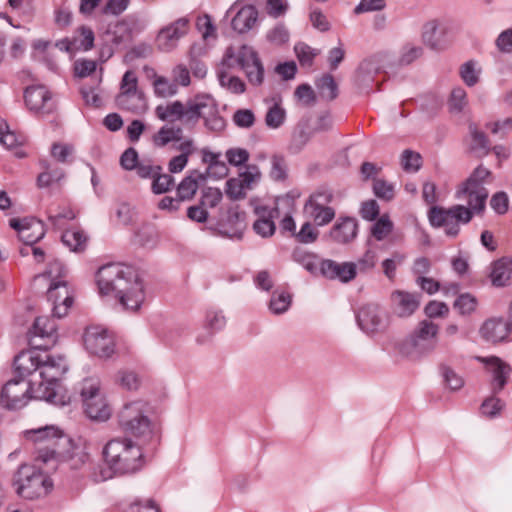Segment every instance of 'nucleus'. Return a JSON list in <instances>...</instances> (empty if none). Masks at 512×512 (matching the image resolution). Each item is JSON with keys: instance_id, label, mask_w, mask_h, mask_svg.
Instances as JSON below:
<instances>
[{"instance_id": "nucleus-36", "label": "nucleus", "mask_w": 512, "mask_h": 512, "mask_svg": "<svg viewBox=\"0 0 512 512\" xmlns=\"http://www.w3.org/2000/svg\"><path fill=\"white\" fill-rule=\"evenodd\" d=\"M512 276V262L511 258H502L497 260L492 265L490 274L491 281L494 286H506Z\"/></svg>"}, {"instance_id": "nucleus-9", "label": "nucleus", "mask_w": 512, "mask_h": 512, "mask_svg": "<svg viewBox=\"0 0 512 512\" xmlns=\"http://www.w3.org/2000/svg\"><path fill=\"white\" fill-rule=\"evenodd\" d=\"M473 210L464 205H453L450 208L432 207L429 211V221L434 227H444L448 236L455 237L460 231V224H468L473 216Z\"/></svg>"}, {"instance_id": "nucleus-14", "label": "nucleus", "mask_w": 512, "mask_h": 512, "mask_svg": "<svg viewBox=\"0 0 512 512\" xmlns=\"http://www.w3.org/2000/svg\"><path fill=\"white\" fill-rule=\"evenodd\" d=\"M87 351L99 358H109L115 352V341L111 333L102 327H90L84 334Z\"/></svg>"}, {"instance_id": "nucleus-49", "label": "nucleus", "mask_w": 512, "mask_h": 512, "mask_svg": "<svg viewBox=\"0 0 512 512\" xmlns=\"http://www.w3.org/2000/svg\"><path fill=\"white\" fill-rule=\"evenodd\" d=\"M291 295L284 291H275L269 303V308L274 314H282L291 305Z\"/></svg>"}, {"instance_id": "nucleus-18", "label": "nucleus", "mask_w": 512, "mask_h": 512, "mask_svg": "<svg viewBox=\"0 0 512 512\" xmlns=\"http://www.w3.org/2000/svg\"><path fill=\"white\" fill-rule=\"evenodd\" d=\"M477 360L484 364L487 373L491 376L490 388L492 393L498 394L501 392L510 378L511 366L496 356L477 357Z\"/></svg>"}, {"instance_id": "nucleus-3", "label": "nucleus", "mask_w": 512, "mask_h": 512, "mask_svg": "<svg viewBox=\"0 0 512 512\" xmlns=\"http://www.w3.org/2000/svg\"><path fill=\"white\" fill-rule=\"evenodd\" d=\"M42 361L39 375L42 379L36 392L35 399L44 400L56 406H65L71 402V397L58 384V381L68 370L67 361L60 354H51L42 349Z\"/></svg>"}, {"instance_id": "nucleus-6", "label": "nucleus", "mask_w": 512, "mask_h": 512, "mask_svg": "<svg viewBox=\"0 0 512 512\" xmlns=\"http://www.w3.org/2000/svg\"><path fill=\"white\" fill-rule=\"evenodd\" d=\"M491 172L482 165H479L471 175L462 182L455 192L458 200L467 199V208L473 210L475 215H483L486 209L488 190L484 184Z\"/></svg>"}, {"instance_id": "nucleus-44", "label": "nucleus", "mask_w": 512, "mask_h": 512, "mask_svg": "<svg viewBox=\"0 0 512 512\" xmlns=\"http://www.w3.org/2000/svg\"><path fill=\"white\" fill-rule=\"evenodd\" d=\"M44 171L39 174L37 184L40 188L48 187L51 184L60 181L64 177V172L58 167H52L46 161L41 162Z\"/></svg>"}, {"instance_id": "nucleus-22", "label": "nucleus", "mask_w": 512, "mask_h": 512, "mask_svg": "<svg viewBox=\"0 0 512 512\" xmlns=\"http://www.w3.org/2000/svg\"><path fill=\"white\" fill-rule=\"evenodd\" d=\"M11 228L18 232L19 239L27 245H34L41 240L46 233L45 225L36 218H12L9 221Z\"/></svg>"}, {"instance_id": "nucleus-48", "label": "nucleus", "mask_w": 512, "mask_h": 512, "mask_svg": "<svg viewBox=\"0 0 512 512\" xmlns=\"http://www.w3.org/2000/svg\"><path fill=\"white\" fill-rule=\"evenodd\" d=\"M154 92L158 97H172L177 93V85L164 76H156L153 81Z\"/></svg>"}, {"instance_id": "nucleus-51", "label": "nucleus", "mask_w": 512, "mask_h": 512, "mask_svg": "<svg viewBox=\"0 0 512 512\" xmlns=\"http://www.w3.org/2000/svg\"><path fill=\"white\" fill-rule=\"evenodd\" d=\"M66 268L64 264L59 260H53L49 263L47 270L38 274L34 277V282H37L41 279H49L50 282H57L58 278H61L65 275Z\"/></svg>"}, {"instance_id": "nucleus-42", "label": "nucleus", "mask_w": 512, "mask_h": 512, "mask_svg": "<svg viewBox=\"0 0 512 512\" xmlns=\"http://www.w3.org/2000/svg\"><path fill=\"white\" fill-rule=\"evenodd\" d=\"M381 69V55H374L364 60L358 68V80L360 83L368 86V81L373 74H377Z\"/></svg>"}, {"instance_id": "nucleus-28", "label": "nucleus", "mask_w": 512, "mask_h": 512, "mask_svg": "<svg viewBox=\"0 0 512 512\" xmlns=\"http://www.w3.org/2000/svg\"><path fill=\"white\" fill-rule=\"evenodd\" d=\"M482 337L491 343H500L512 339V324L509 319L491 318L480 329Z\"/></svg>"}, {"instance_id": "nucleus-31", "label": "nucleus", "mask_w": 512, "mask_h": 512, "mask_svg": "<svg viewBox=\"0 0 512 512\" xmlns=\"http://www.w3.org/2000/svg\"><path fill=\"white\" fill-rule=\"evenodd\" d=\"M447 27L439 20H430L423 26L422 39L433 50H442L447 45Z\"/></svg>"}, {"instance_id": "nucleus-54", "label": "nucleus", "mask_w": 512, "mask_h": 512, "mask_svg": "<svg viewBox=\"0 0 512 512\" xmlns=\"http://www.w3.org/2000/svg\"><path fill=\"white\" fill-rule=\"evenodd\" d=\"M174 185V178L170 174L155 173L152 179V191L154 194H163L168 192Z\"/></svg>"}, {"instance_id": "nucleus-57", "label": "nucleus", "mask_w": 512, "mask_h": 512, "mask_svg": "<svg viewBox=\"0 0 512 512\" xmlns=\"http://www.w3.org/2000/svg\"><path fill=\"white\" fill-rule=\"evenodd\" d=\"M405 259L406 256L400 252H394L390 258L385 259L382 262L383 273L385 276L390 280L394 279L397 267L400 266Z\"/></svg>"}, {"instance_id": "nucleus-32", "label": "nucleus", "mask_w": 512, "mask_h": 512, "mask_svg": "<svg viewBox=\"0 0 512 512\" xmlns=\"http://www.w3.org/2000/svg\"><path fill=\"white\" fill-rule=\"evenodd\" d=\"M394 313L399 317L411 316L420 305V296L405 291H395L391 294Z\"/></svg>"}, {"instance_id": "nucleus-39", "label": "nucleus", "mask_w": 512, "mask_h": 512, "mask_svg": "<svg viewBox=\"0 0 512 512\" xmlns=\"http://www.w3.org/2000/svg\"><path fill=\"white\" fill-rule=\"evenodd\" d=\"M183 130L179 126H163L153 136V142L158 147H164L171 142L181 141Z\"/></svg>"}, {"instance_id": "nucleus-33", "label": "nucleus", "mask_w": 512, "mask_h": 512, "mask_svg": "<svg viewBox=\"0 0 512 512\" xmlns=\"http://www.w3.org/2000/svg\"><path fill=\"white\" fill-rule=\"evenodd\" d=\"M41 348L22 351L14 359V367L20 378H24L33 372L39 371V366L42 361L40 354Z\"/></svg>"}, {"instance_id": "nucleus-58", "label": "nucleus", "mask_w": 512, "mask_h": 512, "mask_svg": "<svg viewBox=\"0 0 512 512\" xmlns=\"http://www.w3.org/2000/svg\"><path fill=\"white\" fill-rule=\"evenodd\" d=\"M270 177L274 181H283L287 177V164L281 155H273L271 158Z\"/></svg>"}, {"instance_id": "nucleus-26", "label": "nucleus", "mask_w": 512, "mask_h": 512, "mask_svg": "<svg viewBox=\"0 0 512 512\" xmlns=\"http://www.w3.org/2000/svg\"><path fill=\"white\" fill-rule=\"evenodd\" d=\"M246 214L241 211L238 205L231 206L227 211L226 218L219 224L221 235L231 239H242L246 229Z\"/></svg>"}, {"instance_id": "nucleus-29", "label": "nucleus", "mask_w": 512, "mask_h": 512, "mask_svg": "<svg viewBox=\"0 0 512 512\" xmlns=\"http://www.w3.org/2000/svg\"><path fill=\"white\" fill-rule=\"evenodd\" d=\"M254 213L257 216V220L253 224V229L256 234L264 238L272 236L276 229L274 218L279 216L278 207L256 205L254 207Z\"/></svg>"}, {"instance_id": "nucleus-10", "label": "nucleus", "mask_w": 512, "mask_h": 512, "mask_svg": "<svg viewBox=\"0 0 512 512\" xmlns=\"http://www.w3.org/2000/svg\"><path fill=\"white\" fill-rule=\"evenodd\" d=\"M115 103L119 109L135 114H141L147 110V100L143 91L138 88V77L134 71L128 70L124 73Z\"/></svg>"}, {"instance_id": "nucleus-52", "label": "nucleus", "mask_w": 512, "mask_h": 512, "mask_svg": "<svg viewBox=\"0 0 512 512\" xmlns=\"http://www.w3.org/2000/svg\"><path fill=\"white\" fill-rule=\"evenodd\" d=\"M261 176L259 167L255 164H250L246 166L245 171L241 172L238 177L241 179L244 188L249 191L261 180Z\"/></svg>"}, {"instance_id": "nucleus-17", "label": "nucleus", "mask_w": 512, "mask_h": 512, "mask_svg": "<svg viewBox=\"0 0 512 512\" xmlns=\"http://www.w3.org/2000/svg\"><path fill=\"white\" fill-rule=\"evenodd\" d=\"M357 322L365 333L373 334L386 329L388 316L379 305L367 304L359 310Z\"/></svg>"}, {"instance_id": "nucleus-8", "label": "nucleus", "mask_w": 512, "mask_h": 512, "mask_svg": "<svg viewBox=\"0 0 512 512\" xmlns=\"http://www.w3.org/2000/svg\"><path fill=\"white\" fill-rule=\"evenodd\" d=\"M239 66L245 73L248 82L260 86L264 81V67L257 52L248 45H243L238 51L228 48L223 56V66Z\"/></svg>"}, {"instance_id": "nucleus-7", "label": "nucleus", "mask_w": 512, "mask_h": 512, "mask_svg": "<svg viewBox=\"0 0 512 512\" xmlns=\"http://www.w3.org/2000/svg\"><path fill=\"white\" fill-rule=\"evenodd\" d=\"M16 493L28 500L46 496L52 489V482L41 471L31 465H21L13 478Z\"/></svg>"}, {"instance_id": "nucleus-1", "label": "nucleus", "mask_w": 512, "mask_h": 512, "mask_svg": "<svg viewBox=\"0 0 512 512\" xmlns=\"http://www.w3.org/2000/svg\"><path fill=\"white\" fill-rule=\"evenodd\" d=\"M103 464L89 468L87 477L94 483H101L114 477L133 475L145 465V455L141 444L127 436L108 440L102 447Z\"/></svg>"}, {"instance_id": "nucleus-47", "label": "nucleus", "mask_w": 512, "mask_h": 512, "mask_svg": "<svg viewBox=\"0 0 512 512\" xmlns=\"http://www.w3.org/2000/svg\"><path fill=\"white\" fill-rule=\"evenodd\" d=\"M286 119V111L280 103H274L267 111L265 124L271 129L279 128Z\"/></svg>"}, {"instance_id": "nucleus-45", "label": "nucleus", "mask_w": 512, "mask_h": 512, "mask_svg": "<svg viewBox=\"0 0 512 512\" xmlns=\"http://www.w3.org/2000/svg\"><path fill=\"white\" fill-rule=\"evenodd\" d=\"M316 87L323 99L331 101L338 96V85L330 74H325L318 79Z\"/></svg>"}, {"instance_id": "nucleus-40", "label": "nucleus", "mask_w": 512, "mask_h": 512, "mask_svg": "<svg viewBox=\"0 0 512 512\" xmlns=\"http://www.w3.org/2000/svg\"><path fill=\"white\" fill-rule=\"evenodd\" d=\"M293 260L303 266L311 274H320V263L316 255L309 253L301 248H297L292 254Z\"/></svg>"}, {"instance_id": "nucleus-55", "label": "nucleus", "mask_w": 512, "mask_h": 512, "mask_svg": "<svg viewBox=\"0 0 512 512\" xmlns=\"http://www.w3.org/2000/svg\"><path fill=\"white\" fill-rule=\"evenodd\" d=\"M294 50L299 63L304 67L312 66L314 58L318 55V51L305 43L296 44Z\"/></svg>"}, {"instance_id": "nucleus-30", "label": "nucleus", "mask_w": 512, "mask_h": 512, "mask_svg": "<svg viewBox=\"0 0 512 512\" xmlns=\"http://www.w3.org/2000/svg\"><path fill=\"white\" fill-rule=\"evenodd\" d=\"M320 275L329 279L349 282L356 276V264L352 262L337 263L329 259L322 260L320 263Z\"/></svg>"}, {"instance_id": "nucleus-37", "label": "nucleus", "mask_w": 512, "mask_h": 512, "mask_svg": "<svg viewBox=\"0 0 512 512\" xmlns=\"http://www.w3.org/2000/svg\"><path fill=\"white\" fill-rule=\"evenodd\" d=\"M231 67L223 66V61L217 71V77L221 87L234 94H242L246 90V85L237 76L231 75L228 71Z\"/></svg>"}, {"instance_id": "nucleus-62", "label": "nucleus", "mask_w": 512, "mask_h": 512, "mask_svg": "<svg viewBox=\"0 0 512 512\" xmlns=\"http://www.w3.org/2000/svg\"><path fill=\"white\" fill-rule=\"evenodd\" d=\"M5 128L6 131H4L3 127L0 125V142L3 146L7 149H13L24 143V136L17 135L14 131H10L7 125Z\"/></svg>"}, {"instance_id": "nucleus-21", "label": "nucleus", "mask_w": 512, "mask_h": 512, "mask_svg": "<svg viewBox=\"0 0 512 512\" xmlns=\"http://www.w3.org/2000/svg\"><path fill=\"white\" fill-rule=\"evenodd\" d=\"M439 330V325L430 319L421 320L417 324L411 335L415 339L420 353L426 355L436 349Z\"/></svg>"}, {"instance_id": "nucleus-16", "label": "nucleus", "mask_w": 512, "mask_h": 512, "mask_svg": "<svg viewBox=\"0 0 512 512\" xmlns=\"http://www.w3.org/2000/svg\"><path fill=\"white\" fill-rule=\"evenodd\" d=\"M30 344L35 348L47 349L57 341V324L47 316L37 317L29 331Z\"/></svg>"}, {"instance_id": "nucleus-43", "label": "nucleus", "mask_w": 512, "mask_h": 512, "mask_svg": "<svg viewBox=\"0 0 512 512\" xmlns=\"http://www.w3.org/2000/svg\"><path fill=\"white\" fill-rule=\"evenodd\" d=\"M183 113V103L174 101L167 105H158L155 109L157 118L162 121H181V114Z\"/></svg>"}, {"instance_id": "nucleus-24", "label": "nucleus", "mask_w": 512, "mask_h": 512, "mask_svg": "<svg viewBox=\"0 0 512 512\" xmlns=\"http://www.w3.org/2000/svg\"><path fill=\"white\" fill-rule=\"evenodd\" d=\"M205 111H216L214 99L209 95H196L186 104H183L181 121L185 124H195Z\"/></svg>"}, {"instance_id": "nucleus-53", "label": "nucleus", "mask_w": 512, "mask_h": 512, "mask_svg": "<svg viewBox=\"0 0 512 512\" xmlns=\"http://www.w3.org/2000/svg\"><path fill=\"white\" fill-rule=\"evenodd\" d=\"M202 153V162L208 164V170L206 174H208L211 169H218L221 175L227 174V167L224 162L220 161V153H214L207 148H203L201 150Z\"/></svg>"}, {"instance_id": "nucleus-50", "label": "nucleus", "mask_w": 512, "mask_h": 512, "mask_svg": "<svg viewBox=\"0 0 512 512\" xmlns=\"http://www.w3.org/2000/svg\"><path fill=\"white\" fill-rule=\"evenodd\" d=\"M115 382L126 390H137L140 386L138 375L131 370H120L115 375Z\"/></svg>"}, {"instance_id": "nucleus-34", "label": "nucleus", "mask_w": 512, "mask_h": 512, "mask_svg": "<svg viewBox=\"0 0 512 512\" xmlns=\"http://www.w3.org/2000/svg\"><path fill=\"white\" fill-rule=\"evenodd\" d=\"M207 174L198 170H192L189 174L179 183L177 187V196L180 201L190 200L197 192L200 183L205 182Z\"/></svg>"}, {"instance_id": "nucleus-13", "label": "nucleus", "mask_w": 512, "mask_h": 512, "mask_svg": "<svg viewBox=\"0 0 512 512\" xmlns=\"http://www.w3.org/2000/svg\"><path fill=\"white\" fill-rule=\"evenodd\" d=\"M190 28V20L187 17H181L175 21L163 26L155 38L156 48L164 53L174 51L180 40L185 37Z\"/></svg>"}, {"instance_id": "nucleus-15", "label": "nucleus", "mask_w": 512, "mask_h": 512, "mask_svg": "<svg viewBox=\"0 0 512 512\" xmlns=\"http://www.w3.org/2000/svg\"><path fill=\"white\" fill-rule=\"evenodd\" d=\"M331 201V193L316 192L305 203L304 211L317 226L327 225L335 217V210L327 206Z\"/></svg>"}, {"instance_id": "nucleus-63", "label": "nucleus", "mask_w": 512, "mask_h": 512, "mask_svg": "<svg viewBox=\"0 0 512 512\" xmlns=\"http://www.w3.org/2000/svg\"><path fill=\"white\" fill-rule=\"evenodd\" d=\"M225 192L232 200L244 199L247 194V190L239 177L231 178L226 182Z\"/></svg>"}, {"instance_id": "nucleus-35", "label": "nucleus", "mask_w": 512, "mask_h": 512, "mask_svg": "<svg viewBox=\"0 0 512 512\" xmlns=\"http://www.w3.org/2000/svg\"><path fill=\"white\" fill-rule=\"evenodd\" d=\"M357 232V221L354 218L346 217L340 219V221L333 226L330 235L334 241L346 244L356 238Z\"/></svg>"}, {"instance_id": "nucleus-38", "label": "nucleus", "mask_w": 512, "mask_h": 512, "mask_svg": "<svg viewBox=\"0 0 512 512\" xmlns=\"http://www.w3.org/2000/svg\"><path fill=\"white\" fill-rule=\"evenodd\" d=\"M469 133L471 136L470 149L477 157H484L491 151L490 143L487 136L479 131L473 123L469 125Z\"/></svg>"}, {"instance_id": "nucleus-64", "label": "nucleus", "mask_w": 512, "mask_h": 512, "mask_svg": "<svg viewBox=\"0 0 512 512\" xmlns=\"http://www.w3.org/2000/svg\"><path fill=\"white\" fill-rule=\"evenodd\" d=\"M266 37L273 44H285L289 40V31L284 24L279 23L267 32Z\"/></svg>"}, {"instance_id": "nucleus-46", "label": "nucleus", "mask_w": 512, "mask_h": 512, "mask_svg": "<svg viewBox=\"0 0 512 512\" xmlns=\"http://www.w3.org/2000/svg\"><path fill=\"white\" fill-rule=\"evenodd\" d=\"M393 230V223L387 215L381 216L370 229L371 236L377 241L385 240Z\"/></svg>"}, {"instance_id": "nucleus-56", "label": "nucleus", "mask_w": 512, "mask_h": 512, "mask_svg": "<svg viewBox=\"0 0 512 512\" xmlns=\"http://www.w3.org/2000/svg\"><path fill=\"white\" fill-rule=\"evenodd\" d=\"M477 307V299L469 294H461L454 302V308L458 310L461 315H469L475 311Z\"/></svg>"}, {"instance_id": "nucleus-12", "label": "nucleus", "mask_w": 512, "mask_h": 512, "mask_svg": "<svg viewBox=\"0 0 512 512\" xmlns=\"http://www.w3.org/2000/svg\"><path fill=\"white\" fill-rule=\"evenodd\" d=\"M35 398L31 395L30 382L24 378L9 380L0 393V405L8 410L21 409Z\"/></svg>"}, {"instance_id": "nucleus-60", "label": "nucleus", "mask_w": 512, "mask_h": 512, "mask_svg": "<svg viewBox=\"0 0 512 512\" xmlns=\"http://www.w3.org/2000/svg\"><path fill=\"white\" fill-rule=\"evenodd\" d=\"M480 70L476 68L474 61H468L461 65L460 76L467 86H474L479 79Z\"/></svg>"}, {"instance_id": "nucleus-11", "label": "nucleus", "mask_w": 512, "mask_h": 512, "mask_svg": "<svg viewBox=\"0 0 512 512\" xmlns=\"http://www.w3.org/2000/svg\"><path fill=\"white\" fill-rule=\"evenodd\" d=\"M80 395L86 415L95 421H106L111 416V409L100 391L98 379L89 378L82 382Z\"/></svg>"}, {"instance_id": "nucleus-4", "label": "nucleus", "mask_w": 512, "mask_h": 512, "mask_svg": "<svg viewBox=\"0 0 512 512\" xmlns=\"http://www.w3.org/2000/svg\"><path fill=\"white\" fill-rule=\"evenodd\" d=\"M119 428L127 435L146 442L153 434V423L148 415V405L142 400L125 403L117 413Z\"/></svg>"}, {"instance_id": "nucleus-41", "label": "nucleus", "mask_w": 512, "mask_h": 512, "mask_svg": "<svg viewBox=\"0 0 512 512\" xmlns=\"http://www.w3.org/2000/svg\"><path fill=\"white\" fill-rule=\"evenodd\" d=\"M87 236L77 229L67 230L62 235V242L73 252H82L87 246Z\"/></svg>"}, {"instance_id": "nucleus-61", "label": "nucleus", "mask_w": 512, "mask_h": 512, "mask_svg": "<svg viewBox=\"0 0 512 512\" xmlns=\"http://www.w3.org/2000/svg\"><path fill=\"white\" fill-rule=\"evenodd\" d=\"M401 165L407 172H416L421 167V156L411 150H404L401 155Z\"/></svg>"}, {"instance_id": "nucleus-25", "label": "nucleus", "mask_w": 512, "mask_h": 512, "mask_svg": "<svg viewBox=\"0 0 512 512\" xmlns=\"http://www.w3.org/2000/svg\"><path fill=\"white\" fill-rule=\"evenodd\" d=\"M90 453L81 442H75L70 438V443L61 448L56 461L66 462L70 469L79 470L90 462Z\"/></svg>"}, {"instance_id": "nucleus-5", "label": "nucleus", "mask_w": 512, "mask_h": 512, "mask_svg": "<svg viewBox=\"0 0 512 512\" xmlns=\"http://www.w3.org/2000/svg\"><path fill=\"white\" fill-rule=\"evenodd\" d=\"M23 436L34 445L36 458L43 463L55 460L59 450L70 443V438L53 425L25 430Z\"/></svg>"}, {"instance_id": "nucleus-23", "label": "nucleus", "mask_w": 512, "mask_h": 512, "mask_svg": "<svg viewBox=\"0 0 512 512\" xmlns=\"http://www.w3.org/2000/svg\"><path fill=\"white\" fill-rule=\"evenodd\" d=\"M47 295L53 304V315L57 318L67 315L68 310L73 304V296L69 291L67 283L62 280L50 282Z\"/></svg>"}, {"instance_id": "nucleus-2", "label": "nucleus", "mask_w": 512, "mask_h": 512, "mask_svg": "<svg viewBox=\"0 0 512 512\" xmlns=\"http://www.w3.org/2000/svg\"><path fill=\"white\" fill-rule=\"evenodd\" d=\"M96 282L101 295L114 293L126 310L137 311L145 300L143 282L131 266L120 263L104 265L97 271Z\"/></svg>"}, {"instance_id": "nucleus-20", "label": "nucleus", "mask_w": 512, "mask_h": 512, "mask_svg": "<svg viewBox=\"0 0 512 512\" xmlns=\"http://www.w3.org/2000/svg\"><path fill=\"white\" fill-rule=\"evenodd\" d=\"M234 13L231 19L232 29L239 33L245 34L252 30L258 21V10L254 5H241L235 2L227 11V15Z\"/></svg>"}, {"instance_id": "nucleus-19", "label": "nucleus", "mask_w": 512, "mask_h": 512, "mask_svg": "<svg viewBox=\"0 0 512 512\" xmlns=\"http://www.w3.org/2000/svg\"><path fill=\"white\" fill-rule=\"evenodd\" d=\"M24 100L27 108L37 115H47L55 109L50 91L41 85L26 88Z\"/></svg>"}, {"instance_id": "nucleus-59", "label": "nucleus", "mask_w": 512, "mask_h": 512, "mask_svg": "<svg viewBox=\"0 0 512 512\" xmlns=\"http://www.w3.org/2000/svg\"><path fill=\"white\" fill-rule=\"evenodd\" d=\"M397 353L405 358H417L420 355H425L418 351V346L412 335L409 338L401 341L396 345Z\"/></svg>"}, {"instance_id": "nucleus-27", "label": "nucleus", "mask_w": 512, "mask_h": 512, "mask_svg": "<svg viewBox=\"0 0 512 512\" xmlns=\"http://www.w3.org/2000/svg\"><path fill=\"white\" fill-rule=\"evenodd\" d=\"M145 29L144 22L136 15H129L117 21L114 25L112 34L113 42L121 44L130 42Z\"/></svg>"}]
</instances>
